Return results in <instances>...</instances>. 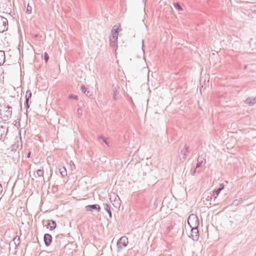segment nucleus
Instances as JSON below:
<instances>
[{"mask_svg": "<svg viewBox=\"0 0 256 256\" xmlns=\"http://www.w3.org/2000/svg\"><path fill=\"white\" fill-rule=\"evenodd\" d=\"M2 184H0V194H2Z\"/></svg>", "mask_w": 256, "mask_h": 256, "instance_id": "30", "label": "nucleus"}, {"mask_svg": "<svg viewBox=\"0 0 256 256\" xmlns=\"http://www.w3.org/2000/svg\"><path fill=\"white\" fill-rule=\"evenodd\" d=\"M16 238L15 237L14 240H13V241L14 242V244L16 245V247L18 246L19 245L20 243V238H18L16 240Z\"/></svg>", "mask_w": 256, "mask_h": 256, "instance_id": "23", "label": "nucleus"}, {"mask_svg": "<svg viewBox=\"0 0 256 256\" xmlns=\"http://www.w3.org/2000/svg\"><path fill=\"white\" fill-rule=\"evenodd\" d=\"M102 206L104 210L108 213L109 217L112 218V214L110 210V205L106 203H104Z\"/></svg>", "mask_w": 256, "mask_h": 256, "instance_id": "9", "label": "nucleus"}, {"mask_svg": "<svg viewBox=\"0 0 256 256\" xmlns=\"http://www.w3.org/2000/svg\"><path fill=\"white\" fill-rule=\"evenodd\" d=\"M202 158H198V162L196 164V168H200L202 166V164L203 162Z\"/></svg>", "mask_w": 256, "mask_h": 256, "instance_id": "17", "label": "nucleus"}, {"mask_svg": "<svg viewBox=\"0 0 256 256\" xmlns=\"http://www.w3.org/2000/svg\"><path fill=\"white\" fill-rule=\"evenodd\" d=\"M174 6L176 9L178 11H182V8L180 6L178 2H176L174 4Z\"/></svg>", "mask_w": 256, "mask_h": 256, "instance_id": "19", "label": "nucleus"}, {"mask_svg": "<svg viewBox=\"0 0 256 256\" xmlns=\"http://www.w3.org/2000/svg\"><path fill=\"white\" fill-rule=\"evenodd\" d=\"M111 33L112 36L110 37L109 40L110 45L112 46H115L117 42L118 34V26L114 25L111 30Z\"/></svg>", "mask_w": 256, "mask_h": 256, "instance_id": "1", "label": "nucleus"}, {"mask_svg": "<svg viewBox=\"0 0 256 256\" xmlns=\"http://www.w3.org/2000/svg\"><path fill=\"white\" fill-rule=\"evenodd\" d=\"M196 173V170H194L193 172L192 173V175H194V174Z\"/></svg>", "mask_w": 256, "mask_h": 256, "instance_id": "33", "label": "nucleus"}, {"mask_svg": "<svg viewBox=\"0 0 256 256\" xmlns=\"http://www.w3.org/2000/svg\"><path fill=\"white\" fill-rule=\"evenodd\" d=\"M32 8L28 4L27 7H26V13L28 14H30L32 13Z\"/></svg>", "mask_w": 256, "mask_h": 256, "instance_id": "21", "label": "nucleus"}, {"mask_svg": "<svg viewBox=\"0 0 256 256\" xmlns=\"http://www.w3.org/2000/svg\"><path fill=\"white\" fill-rule=\"evenodd\" d=\"M221 190H222L219 188H218L216 189L214 192V195H216V196H218V194H220V192H221Z\"/></svg>", "mask_w": 256, "mask_h": 256, "instance_id": "26", "label": "nucleus"}, {"mask_svg": "<svg viewBox=\"0 0 256 256\" xmlns=\"http://www.w3.org/2000/svg\"><path fill=\"white\" fill-rule=\"evenodd\" d=\"M202 158L203 159L202 160H204V161H206V160H204L203 158Z\"/></svg>", "mask_w": 256, "mask_h": 256, "instance_id": "37", "label": "nucleus"}, {"mask_svg": "<svg viewBox=\"0 0 256 256\" xmlns=\"http://www.w3.org/2000/svg\"><path fill=\"white\" fill-rule=\"evenodd\" d=\"M60 172L62 177L66 176L67 172L64 167L61 168L59 169Z\"/></svg>", "mask_w": 256, "mask_h": 256, "instance_id": "16", "label": "nucleus"}, {"mask_svg": "<svg viewBox=\"0 0 256 256\" xmlns=\"http://www.w3.org/2000/svg\"><path fill=\"white\" fill-rule=\"evenodd\" d=\"M44 60L46 62H47L49 59V56L46 52H44Z\"/></svg>", "mask_w": 256, "mask_h": 256, "instance_id": "27", "label": "nucleus"}, {"mask_svg": "<svg viewBox=\"0 0 256 256\" xmlns=\"http://www.w3.org/2000/svg\"><path fill=\"white\" fill-rule=\"evenodd\" d=\"M98 140H102L108 146H109L108 142L106 140V138L102 136H98Z\"/></svg>", "mask_w": 256, "mask_h": 256, "instance_id": "20", "label": "nucleus"}, {"mask_svg": "<svg viewBox=\"0 0 256 256\" xmlns=\"http://www.w3.org/2000/svg\"><path fill=\"white\" fill-rule=\"evenodd\" d=\"M30 152H28V154H27V156H26V158H30Z\"/></svg>", "mask_w": 256, "mask_h": 256, "instance_id": "31", "label": "nucleus"}, {"mask_svg": "<svg viewBox=\"0 0 256 256\" xmlns=\"http://www.w3.org/2000/svg\"><path fill=\"white\" fill-rule=\"evenodd\" d=\"M28 102H29V100H26V101L24 102V108L27 109V108H30V105L28 104Z\"/></svg>", "mask_w": 256, "mask_h": 256, "instance_id": "28", "label": "nucleus"}, {"mask_svg": "<svg viewBox=\"0 0 256 256\" xmlns=\"http://www.w3.org/2000/svg\"><path fill=\"white\" fill-rule=\"evenodd\" d=\"M8 132V127L0 124V140L4 139Z\"/></svg>", "mask_w": 256, "mask_h": 256, "instance_id": "5", "label": "nucleus"}, {"mask_svg": "<svg viewBox=\"0 0 256 256\" xmlns=\"http://www.w3.org/2000/svg\"><path fill=\"white\" fill-rule=\"evenodd\" d=\"M81 90L82 92L88 98H90V96H92V92H90L89 90H88L87 88H86L84 86L82 85L81 86Z\"/></svg>", "mask_w": 256, "mask_h": 256, "instance_id": "12", "label": "nucleus"}, {"mask_svg": "<svg viewBox=\"0 0 256 256\" xmlns=\"http://www.w3.org/2000/svg\"><path fill=\"white\" fill-rule=\"evenodd\" d=\"M188 223L190 228H198L199 222L198 216L194 214H190L188 218Z\"/></svg>", "mask_w": 256, "mask_h": 256, "instance_id": "2", "label": "nucleus"}, {"mask_svg": "<svg viewBox=\"0 0 256 256\" xmlns=\"http://www.w3.org/2000/svg\"><path fill=\"white\" fill-rule=\"evenodd\" d=\"M120 200L119 198H115L112 203L113 206L116 208H120Z\"/></svg>", "mask_w": 256, "mask_h": 256, "instance_id": "14", "label": "nucleus"}, {"mask_svg": "<svg viewBox=\"0 0 256 256\" xmlns=\"http://www.w3.org/2000/svg\"><path fill=\"white\" fill-rule=\"evenodd\" d=\"M191 234L190 237L194 240H197L199 238V234L198 230V228H190Z\"/></svg>", "mask_w": 256, "mask_h": 256, "instance_id": "6", "label": "nucleus"}, {"mask_svg": "<svg viewBox=\"0 0 256 256\" xmlns=\"http://www.w3.org/2000/svg\"><path fill=\"white\" fill-rule=\"evenodd\" d=\"M128 243V238L126 236H122L117 242L118 252L126 248Z\"/></svg>", "mask_w": 256, "mask_h": 256, "instance_id": "3", "label": "nucleus"}, {"mask_svg": "<svg viewBox=\"0 0 256 256\" xmlns=\"http://www.w3.org/2000/svg\"><path fill=\"white\" fill-rule=\"evenodd\" d=\"M8 20L0 16V32H3L8 29Z\"/></svg>", "mask_w": 256, "mask_h": 256, "instance_id": "4", "label": "nucleus"}, {"mask_svg": "<svg viewBox=\"0 0 256 256\" xmlns=\"http://www.w3.org/2000/svg\"><path fill=\"white\" fill-rule=\"evenodd\" d=\"M68 98H70V99H74V100H78V96L76 95H74V94H70L68 96Z\"/></svg>", "mask_w": 256, "mask_h": 256, "instance_id": "25", "label": "nucleus"}, {"mask_svg": "<svg viewBox=\"0 0 256 256\" xmlns=\"http://www.w3.org/2000/svg\"><path fill=\"white\" fill-rule=\"evenodd\" d=\"M86 210L92 211L93 210H94L98 212H100V206L98 204L88 205L86 206Z\"/></svg>", "mask_w": 256, "mask_h": 256, "instance_id": "8", "label": "nucleus"}, {"mask_svg": "<svg viewBox=\"0 0 256 256\" xmlns=\"http://www.w3.org/2000/svg\"><path fill=\"white\" fill-rule=\"evenodd\" d=\"M32 92L30 90H28L26 92V96H25V98H26V100H30L31 98H32Z\"/></svg>", "mask_w": 256, "mask_h": 256, "instance_id": "18", "label": "nucleus"}, {"mask_svg": "<svg viewBox=\"0 0 256 256\" xmlns=\"http://www.w3.org/2000/svg\"><path fill=\"white\" fill-rule=\"evenodd\" d=\"M189 148V146H187L186 144L184 146V148L181 150V154L184 155V156H186L187 155V153L188 152V150Z\"/></svg>", "mask_w": 256, "mask_h": 256, "instance_id": "15", "label": "nucleus"}, {"mask_svg": "<svg viewBox=\"0 0 256 256\" xmlns=\"http://www.w3.org/2000/svg\"><path fill=\"white\" fill-rule=\"evenodd\" d=\"M144 42V41L142 40V43ZM144 46V44H142V47Z\"/></svg>", "mask_w": 256, "mask_h": 256, "instance_id": "34", "label": "nucleus"}, {"mask_svg": "<svg viewBox=\"0 0 256 256\" xmlns=\"http://www.w3.org/2000/svg\"><path fill=\"white\" fill-rule=\"evenodd\" d=\"M146 0H142L143 2H144Z\"/></svg>", "mask_w": 256, "mask_h": 256, "instance_id": "36", "label": "nucleus"}, {"mask_svg": "<svg viewBox=\"0 0 256 256\" xmlns=\"http://www.w3.org/2000/svg\"><path fill=\"white\" fill-rule=\"evenodd\" d=\"M224 184H220V186L219 188H220L221 190H223V189H224Z\"/></svg>", "mask_w": 256, "mask_h": 256, "instance_id": "29", "label": "nucleus"}, {"mask_svg": "<svg viewBox=\"0 0 256 256\" xmlns=\"http://www.w3.org/2000/svg\"><path fill=\"white\" fill-rule=\"evenodd\" d=\"M118 94V91L117 90H114L113 98L114 100H117V95Z\"/></svg>", "mask_w": 256, "mask_h": 256, "instance_id": "24", "label": "nucleus"}, {"mask_svg": "<svg viewBox=\"0 0 256 256\" xmlns=\"http://www.w3.org/2000/svg\"><path fill=\"white\" fill-rule=\"evenodd\" d=\"M36 174L38 176H43L44 175V170H38L36 171Z\"/></svg>", "mask_w": 256, "mask_h": 256, "instance_id": "22", "label": "nucleus"}, {"mask_svg": "<svg viewBox=\"0 0 256 256\" xmlns=\"http://www.w3.org/2000/svg\"><path fill=\"white\" fill-rule=\"evenodd\" d=\"M44 240L46 246H50L52 242V236L48 234H46L44 236Z\"/></svg>", "mask_w": 256, "mask_h": 256, "instance_id": "7", "label": "nucleus"}, {"mask_svg": "<svg viewBox=\"0 0 256 256\" xmlns=\"http://www.w3.org/2000/svg\"><path fill=\"white\" fill-rule=\"evenodd\" d=\"M78 112L80 114V112H82V110L80 108H78Z\"/></svg>", "mask_w": 256, "mask_h": 256, "instance_id": "32", "label": "nucleus"}, {"mask_svg": "<svg viewBox=\"0 0 256 256\" xmlns=\"http://www.w3.org/2000/svg\"><path fill=\"white\" fill-rule=\"evenodd\" d=\"M255 7H256V6Z\"/></svg>", "mask_w": 256, "mask_h": 256, "instance_id": "38", "label": "nucleus"}, {"mask_svg": "<svg viewBox=\"0 0 256 256\" xmlns=\"http://www.w3.org/2000/svg\"><path fill=\"white\" fill-rule=\"evenodd\" d=\"M14 145H13V150L14 149Z\"/></svg>", "mask_w": 256, "mask_h": 256, "instance_id": "35", "label": "nucleus"}, {"mask_svg": "<svg viewBox=\"0 0 256 256\" xmlns=\"http://www.w3.org/2000/svg\"><path fill=\"white\" fill-rule=\"evenodd\" d=\"M56 226V224L54 220H49L48 223L47 228H50V230H54Z\"/></svg>", "mask_w": 256, "mask_h": 256, "instance_id": "10", "label": "nucleus"}, {"mask_svg": "<svg viewBox=\"0 0 256 256\" xmlns=\"http://www.w3.org/2000/svg\"><path fill=\"white\" fill-rule=\"evenodd\" d=\"M244 102L250 106H252L256 103V98H248L244 100Z\"/></svg>", "mask_w": 256, "mask_h": 256, "instance_id": "11", "label": "nucleus"}, {"mask_svg": "<svg viewBox=\"0 0 256 256\" xmlns=\"http://www.w3.org/2000/svg\"><path fill=\"white\" fill-rule=\"evenodd\" d=\"M5 61V54L3 50H0V65L2 64Z\"/></svg>", "mask_w": 256, "mask_h": 256, "instance_id": "13", "label": "nucleus"}]
</instances>
